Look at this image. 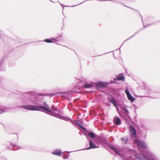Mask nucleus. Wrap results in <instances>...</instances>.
<instances>
[{
    "mask_svg": "<svg viewBox=\"0 0 160 160\" xmlns=\"http://www.w3.org/2000/svg\"><path fill=\"white\" fill-rule=\"evenodd\" d=\"M7 56L6 55L4 56L2 58L0 61V68H5L2 67V64L6 58Z\"/></svg>",
    "mask_w": 160,
    "mask_h": 160,
    "instance_id": "nucleus-8",
    "label": "nucleus"
},
{
    "mask_svg": "<svg viewBox=\"0 0 160 160\" xmlns=\"http://www.w3.org/2000/svg\"><path fill=\"white\" fill-rule=\"evenodd\" d=\"M96 87L98 88H102L106 87V84L102 82H98L96 83Z\"/></svg>",
    "mask_w": 160,
    "mask_h": 160,
    "instance_id": "nucleus-12",
    "label": "nucleus"
},
{
    "mask_svg": "<svg viewBox=\"0 0 160 160\" xmlns=\"http://www.w3.org/2000/svg\"><path fill=\"white\" fill-rule=\"evenodd\" d=\"M96 147L93 144L91 140H89V147L87 149H88L91 148H96Z\"/></svg>",
    "mask_w": 160,
    "mask_h": 160,
    "instance_id": "nucleus-14",
    "label": "nucleus"
},
{
    "mask_svg": "<svg viewBox=\"0 0 160 160\" xmlns=\"http://www.w3.org/2000/svg\"><path fill=\"white\" fill-rule=\"evenodd\" d=\"M10 144L12 146L17 147V149L18 150H19L21 149H28L29 148V146H23L21 147L18 146L16 144H12L11 142L10 143Z\"/></svg>",
    "mask_w": 160,
    "mask_h": 160,
    "instance_id": "nucleus-5",
    "label": "nucleus"
},
{
    "mask_svg": "<svg viewBox=\"0 0 160 160\" xmlns=\"http://www.w3.org/2000/svg\"><path fill=\"white\" fill-rule=\"evenodd\" d=\"M5 71V68H0V71Z\"/></svg>",
    "mask_w": 160,
    "mask_h": 160,
    "instance_id": "nucleus-27",
    "label": "nucleus"
},
{
    "mask_svg": "<svg viewBox=\"0 0 160 160\" xmlns=\"http://www.w3.org/2000/svg\"><path fill=\"white\" fill-rule=\"evenodd\" d=\"M52 153L54 155L60 156L62 154V152L60 150H57L53 151Z\"/></svg>",
    "mask_w": 160,
    "mask_h": 160,
    "instance_id": "nucleus-7",
    "label": "nucleus"
},
{
    "mask_svg": "<svg viewBox=\"0 0 160 160\" xmlns=\"http://www.w3.org/2000/svg\"><path fill=\"white\" fill-rule=\"evenodd\" d=\"M92 87L93 86L92 85L90 84H86L83 86V87L85 88H90Z\"/></svg>",
    "mask_w": 160,
    "mask_h": 160,
    "instance_id": "nucleus-17",
    "label": "nucleus"
},
{
    "mask_svg": "<svg viewBox=\"0 0 160 160\" xmlns=\"http://www.w3.org/2000/svg\"><path fill=\"white\" fill-rule=\"evenodd\" d=\"M7 148L9 150H15L13 148H12L11 147H8Z\"/></svg>",
    "mask_w": 160,
    "mask_h": 160,
    "instance_id": "nucleus-26",
    "label": "nucleus"
},
{
    "mask_svg": "<svg viewBox=\"0 0 160 160\" xmlns=\"http://www.w3.org/2000/svg\"><path fill=\"white\" fill-rule=\"evenodd\" d=\"M8 109V108L7 107L0 106V114L6 112Z\"/></svg>",
    "mask_w": 160,
    "mask_h": 160,
    "instance_id": "nucleus-6",
    "label": "nucleus"
},
{
    "mask_svg": "<svg viewBox=\"0 0 160 160\" xmlns=\"http://www.w3.org/2000/svg\"><path fill=\"white\" fill-rule=\"evenodd\" d=\"M63 158H65H65H65V157H63Z\"/></svg>",
    "mask_w": 160,
    "mask_h": 160,
    "instance_id": "nucleus-30",
    "label": "nucleus"
},
{
    "mask_svg": "<svg viewBox=\"0 0 160 160\" xmlns=\"http://www.w3.org/2000/svg\"><path fill=\"white\" fill-rule=\"evenodd\" d=\"M122 142H123V143L124 144L126 143L128 141V140L127 138H122Z\"/></svg>",
    "mask_w": 160,
    "mask_h": 160,
    "instance_id": "nucleus-22",
    "label": "nucleus"
},
{
    "mask_svg": "<svg viewBox=\"0 0 160 160\" xmlns=\"http://www.w3.org/2000/svg\"><path fill=\"white\" fill-rule=\"evenodd\" d=\"M115 122L116 125H119L121 124V120L119 118H117L115 119Z\"/></svg>",
    "mask_w": 160,
    "mask_h": 160,
    "instance_id": "nucleus-16",
    "label": "nucleus"
},
{
    "mask_svg": "<svg viewBox=\"0 0 160 160\" xmlns=\"http://www.w3.org/2000/svg\"><path fill=\"white\" fill-rule=\"evenodd\" d=\"M52 40H54V39L53 38L51 39H46L44 40V41L47 43H52L53 42V41Z\"/></svg>",
    "mask_w": 160,
    "mask_h": 160,
    "instance_id": "nucleus-20",
    "label": "nucleus"
},
{
    "mask_svg": "<svg viewBox=\"0 0 160 160\" xmlns=\"http://www.w3.org/2000/svg\"><path fill=\"white\" fill-rule=\"evenodd\" d=\"M7 56L6 55L4 56L2 58L0 61V68H5L2 67V64L6 58Z\"/></svg>",
    "mask_w": 160,
    "mask_h": 160,
    "instance_id": "nucleus-10",
    "label": "nucleus"
},
{
    "mask_svg": "<svg viewBox=\"0 0 160 160\" xmlns=\"http://www.w3.org/2000/svg\"><path fill=\"white\" fill-rule=\"evenodd\" d=\"M44 105H46V106H39V109L42 108L45 111H48L49 112H51V111L49 110V107L48 105H46L45 103H44Z\"/></svg>",
    "mask_w": 160,
    "mask_h": 160,
    "instance_id": "nucleus-11",
    "label": "nucleus"
},
{
    "mask_svg": "<svg viewBox=\"0 0 160 160\" xmlns=\"http://www.w3.org/2000/svg\"><path fill=\"white\" fill-rule=\"evenodd\" d=\"M117 79L119 81H123L124 79V77L123 76H119L117 77Z\"/></svg>",
    "mask_w": 160,
    "mask_h": 160,
    "instance_id": "nucleus-18",
    "label": "nucleus"
},
{
    "mask_svg": "<svg viewBox=\"0 0 160 160\" xmlns=\"http://www.w3.org/2000/svg\"><path fill=\"white\" fill-rule=\"evenodd\" d=\"M130 135L132 138H135L136 137V132L135 128L132 126H130Z\"/></svg>",
    "mask_w": 160,
    "mask_h": 160,
    "instance_id": "nucleus-3",
    "label": "nucleus"
},
{
    "mask_svg": "<svg viewBox=\"0 0 160 160\" xmlns=\"http://www.w3.org/2000/svg\"><path fill=\"white\" fill-rule=\"evenodd\" d=\"M0 160H8V159L5 156H2L0 157Z\"/></svg>",
    "mask_w": 160,
    "mask_h": 160,
    "instance_id": "nucleus-23",
    "label": "nucleus"
},
{
    "mask_svg": "<svg viewBox=\"0 0 160 160\" xmlns=\"http://www.w3.org/2000/svg\"><path fill=\"white\" fill-rule=\"evenodd\" d=\"M109 102L113 103L114 106L116 107L117 106L116 104V101L113 98L109 99Z\"/></svg>",
    "mask_w": 160,
    "mask_h": 160,
    "instance_id": "nucleus-13",
    "label": "nucleus"
},
{
    "mask_svg": "<svg viewBox=\"0 0 160 160\" xmlns=\"http://www.w3.org/2000/svg\"><path fill=\"white\" fill-rule=\"evenodd\" d=\"M88 135L92 138H93L95 137V135L93 132H89L88 133Z\"/></svg>",
    "mask_w": 160,
    "mask_h": 160,
    "instance_id": "nucleus-19",
    "label": "nucleus"
},
{
    "mask_svg": "<svg viewBox=\"0 0 160 160\" xmlns=\"http://www.w3.org/2000/svg\"><path fill=\"white\" fill-rule=\"evenodd\" d=\"M17 107L30 110V91L21 92L17 96Z\"/></svg>",
    "mask_w": 160,
    "mask_h": 160,
    "instance_id": "nucleus-1",
    "label": "nucleus"
},
{
    "mask_svg": "<svg viewBox=\"0 0 160 160\" xmlns=\"http://www.w3.org/2000/svg\"><path fill=\"white\" fill-rule=\"evenodd\" d=\"M38 95H40V96H42L44 95L43 94H42V93H39Z\"/></svg>",
    "mask_w": 160,
    "mask_h": 160,
    "instance_id": "nucleus-29",
    "label": "nucleus"
},
{
    "mask_svg": "<svg viewBox=\"0 0 160 160\" xmlns=\"http://www.w3.org/2000/svg\"><path fill=\"white\" fill-rule=\"evenodd\" d=\"M122 109L125 112L126 114L128 113V111L126 108L123 107Z\"/></svg>",
    "mask_w": 160,
    "mask_h": 160,
    "instance_id": "nucleus-24",
    "label": "nucleus"
},
{
    "mask_svg": "<svg viewBox=\"0 0 160 160\" xmlns=\"http://www.w3.org/2000/svg\"><path fill=\"white\" fill-rule=\"evenodd\" d=\"M63 158H65H65H65V157H63Z\"/></svg>",
    "mask_w": 160,
    "mask_h": 160,
    "instance_id": "nucleus-31",
    "label": "nucleus"
},
{
    "mask_svg": "<svg viewBox=\"0 0 160 160\" xmlns=\"http://www.w3.org/2000/svg\"><path fill=\"white\" fill-rule=\"evenodd\" d=\"M15 65V64L14 63H12L9 62V65L10 67H12L14 66Z\"/></svg>",
    "mask_w": 160,
    "mask_h": 160,
    "instance_id": "nucleus-25",
    "label": "nucleus"
},
{
    "mask_svg": "<svg viewBox=\"0 0 160 160\" xmlns=\"http://www.w3.org/2000/svg\"><path fill=\"white\" fill-rule=\"evenodd\" d=\"M125 92L127 95L128 99L131 102H133L134 100V98L132 96V95L130 94L127 89H126L125 91Z\"/></svg>",
    "mask_w": 160,
    "mask_h": 160,
    "instance_id": "nucleus-4",
    "label": "nucleus"
},
{
    "mask_svg": "<svg viewBox=\"0 0 160 160\" xmlns=\"http://www.w3.org/2000/svg\"><path fill=\"white\" fill-rule=\"evenodd\" d=\"M110 148L112 149L116 153H118V152L117 151V149L113 146H111Z\"/></svg>",
    "mask_w": 160,
    "mask_h": 160,
    "instance_id": "nucleus-21",
    "label": "nucleus"
},
{
    "mask_svg": "<svg viewBox=\"0 0 160 160\" xmlns=\"http://www.w3.org/2000/svg\"><path fill=\"white\" fill-rule=\"evenodd\" d=\"M39 110V106L38 107L37 106H31V110H33L38 111Z\"/></svg>",
    "mask_w": 160,
    "mask_h": 160,
    "instance_id": "nucleus-15",
    "label": "nucleus"
},
{
    "mask_svg": "<svg viewBox=\"0 0 160 160\" xmlns=\"http://www.w3.org/2000/svg\"><path fill=\"white\" fill-rule=\"evenodd\" d=\"M134 142L136 143L138 147H140L142 148H146L147 146L145 144V143L139 139H135Z\"/></svg>",
    "mask_w": 160,
    "mask_h": 160,
    "instance_id": "nucleus-2",
    "label": "nucleus"
},
{
    "mask_svg": "<svg viewBox=\"0 0 160 160\" xmlns=\"http://www.w3.org/2000/svg\"><path fill=\"white\" fill-rule=\"evenodd\" d=\"M7 56L6 55L4 56L2 58L0 61V68H5L2 67V64L6 58Z\"/></svg>",
    "mask_w": 160,
    "mask_h": 160,
    "instance_id": "nucleus-9",
    "label": "nucleus"
},
{
    "mask_svg": "<svg viewBox=\"0 0 160 160\" xmlns=\"http://www.w3.org/2000/svg\"><path fill=\"white\" fill-rule=\"evenodd\" d=\"M13 134H16L17 135V140L18 141V140H19V137H18V135L17 133H13Z\"/></svg>",
    "mask_w": 160,
    "mask_h": 160,
    "instance_id": "nucleus-28",
    "label": "nucleus"
}]
</instances>
